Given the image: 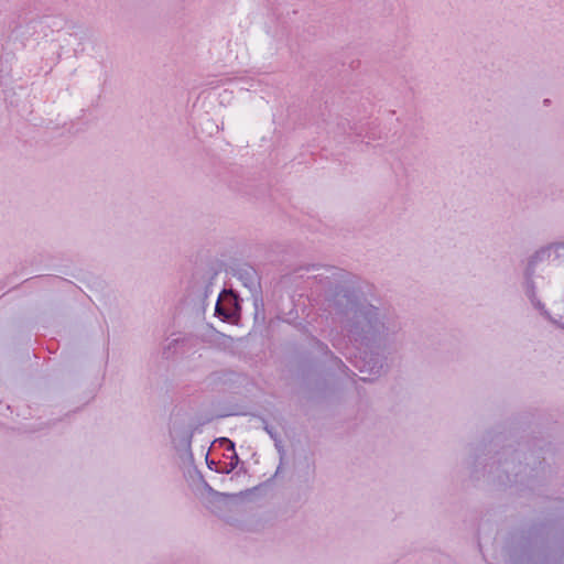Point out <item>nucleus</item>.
<instances>
[{
    "label": "nucleus",
    "instance_id": "nucleus-1",
    "mask_svg": "<svg viewBox=\"0 0 564 564\" xmlns=\"http://www.w3.org/2000/svg\"><path fill=\"white\" fill-rule=\"evenodd\" d=\"M216 313L220 316H223L224 318H228L230 316V313L228 311H226L221 305L220 303L218 302L217 305H216Z\"/></svg>",
    "mask_w": 564,
    "mask_h": 564
}]
</instances>
